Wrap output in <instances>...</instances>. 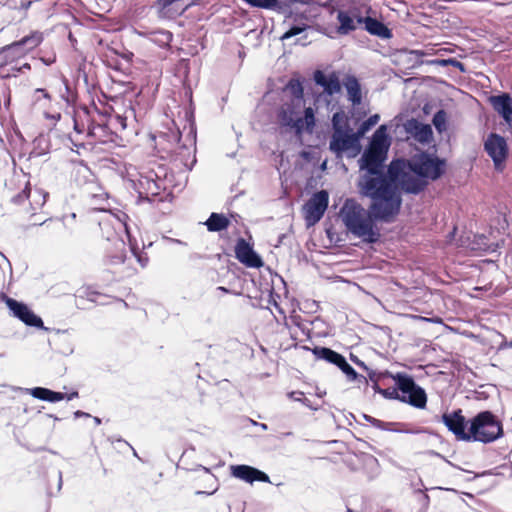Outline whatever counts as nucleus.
Segmentation results:
<instances>
[{
    "instance_id": "f257e3e1",
    "label": "nucleus",
    "mask_w": 512,
    "mask_h": 512,
    "mask_svg": "<svg viewBox=\"0 0 512 512\" xmlns=\"http://www.w3.org/2000/svg\"><path fill=\"white\" fill-rule=\"evenodd\" d=\"M387 155L366 148L359 159L361 175L357 182L358 193L369 198L371 204L366 211L353 199H347L340 209V216L347 230L369 244L377 243L380 232L375 222L390 223L399 214L402 195L398 191L402 158L390 162L384 171Z\"/></svg>"
},
{
    "instance_id": "f03ea898",
    "label": "nucleus",
    "mask_w": 512,
    "mask_h": 512,
    "mask_svg": "<svg viewBox=\"0 0 512 512\" xmlns=\"http://www.w3.org/2000/svg\"><path fill=\"white\" fill-rule=\"evenodd\" d=\"M399 173L398 191L418 195L423 192L429 182L437 181L446 172V160L433 153L422 151L409 159L402 158Z\"/></svg>"
},
{
    "instance_id": "7ed1b4c3",
    "label": "nucleus",
    "mask_w": 512,
    "mask_h": 512,
    "mask_svg": "<svg viewBox=\"0 0 512 512\" xmlns=\"http://www.w3.org/2000/svg\"><path fill=\"white\" fill-rule=\"evenodd\" d=\"M470 441L492 443L504 434L501 421L491 411H481L470 421Z\"/></svg>"
},
{
    "instance_id": "20e7f679",
    "label": "nucleus",
    "mask_w": 512,
    "mask_h": 512,
    "mask_svg": "<svg viewBox=\"0 0 512 512\" xmlns=\"http://www.w3.org/2000/svg\"><path fill=\"white\" fill-rule=\"evenodd\" d=\"M395 385L399 390V401L418 409H424L427 404L425 390L416 384L414 378L406 373L397 372L391 374Z\"/></svg>"
},
{
    "instance_id": "39448f33",
    "label": "nucleus",
    "mask_w": 512,
    "mask_h": 512,
    "mask_svg": "<svg viewBox=\"0 0 512 512\" xmlns=\"http://www.w3.org/2000/svg\"><path fill=\"white\" fill-rule=\"evenodd\" d=\"M329 149L336 158H341L344 152L351 151L349 157H355L361 151L360 138L351 129L336 130L332 133Z\"/></svg>"
},
{
    "instance_id": "423d86ee",
    "label": "nucleus",
    "mask_w": 512,
    "mask_h": 512,
    "mask_svg": "<svg viewBox=\"0 0 512 512\" xmlns=\"http://www.w3.org/2000/svg\"><path fill=\"white\" fill-rule=\"evenodd\" d=\"M166 172L163 168L159 167V171H148L146 174H140L138 178V193L139 199H146L149 202H154L160 191L165 190L164 177Z\"/></svg>"
},
{
    "instance_id": "0eeeda50",
    "label": "nucleus",
    "mask_w": 512,
    "mask_h": 512,
    "mask_svg": "<svg viewBox=\"0 0 512 512\" xmlns=\"http://www.w3.org/2000/svg\"><path fill=\"white\" fill-rule=\"evenodd\" d=\"M106 226L107 241L110 242V248H106L103 258L104 264L107 266H117L123 264L126 259V245L123 240L119 238L114 229H112L107 222H99V226Z\"/></svg>"
},
{
    "instance_id": "6e6552de",
    "label": "nucleus",
    "mask_w": 512,
    "mask_h": 512,
    "mask_svg": "<svg viewBox=\"0 0 512 512\" xmlns=\"http://www.w3.org/2000/svg\"><path fill=\"white\" fill-rule=\"evenodd\" d=\"M329 203V194L326 190H320L304 205L305 221L308 227L318 223L323 217Z\"/></svg>"
},
{
    "instance_id": "1a4fd4ad",
    "label": "nucleus",
    "mask_w": 512,
    "mask_h": 512,
    "mask_svg": "<svg viewBox=\"0 0 512 512\" xmlns=\"http://www.w3.org/2000/svg\"><path fill=\"white\" fill-rule=\"evenodd\" d=\"M5 302L12 315L22 321L25 325L40 328L45 331L49 329L44 326L41 317L36 315L25 303L19 302L3 294Z\"/></svg>"
},
{
    "instance_id": "9d476101",
    "label": "nucleus",
    "mask_w": 512,
    "mask_h": 512,
    "mask_svg": "<svg viewBox=\"0 0 512 512\" xmlns=\"http://www.w3.org/2000/svg\"><path fill=\"white\" fill-rule=\"evenodd\" d=\"M484 150L491 157L496 168H499L507 159L509 151L506 139L497 133H490L487 136Z\"/></svg>"
},
{
    "instance_id": "9b49d317",
    "label": "nucleus",
    "mask_w": 512,
    "mask_h": 512,
    "mask_svg": "<svg viewBox=\"0 0 512 512\" xmlns=\"http://www.w3.org/2000/svg\"><path fill=\"white\" fill-rule=\"evenodd\" d=\"M442 421L458 440L470 442V427L467 429L468 422L463 416L461 409L451 413H444Z\"/></svg>"
},
{
    "instance_id": "f8f14e48",
    "label": "nucleus",
    "mask_w": 512,
    "mask_h": 512,
    "mask_svg": "<svg viewBox=\"0 0 512 512\" xmlns=\"http://www.w3.org/2000/svg\"><path fill=\"white\" fill-rule=\"evenodd\" d=\"M305 101L299 104V107L294 100L284 103L279 113V119L283 126L291 127L300 133L303 131V121L301 120V113L304 108Z\"/></svg>"
},
{
    "instance_id": "ddd939ff",
    "label": "nucleus",
    "mask_w": 512,
    "mask_h": 512,
    "mask_svg": "<svg viewBox=\"0 0 512 512\" xmlns=\"http://www.w3.org/2000/svg\"><path fill=\"white\" fill-rule=\"evenodd\" d=\"M236 258L251 268H259L263 265L261 257L253 250L252 246L243 238H239L235 246Z\"/></svg>"
},
{
    "instance_id": "4468645a",
    "label": "nucleus",
    "mask_w": 512,
    "mask_h": 512,
    "mask_svg": "<svg viewBox=\"0 0 512 512\" xmlns=\"http://www.w3.org/2000/svg\"><path fill=\"white\" fill-rule=\"evenodd\" d=\"M230 469L233 477L247 483H253L255 481L270 482V478L265 472L249 465H232Z\"/></svg>"
},
{
    "instance_id": "2eb2a0df",
    "label": "nucleus",
    "mask_w": 512,
    "mask_h": 512,
    "mask_svg": "<svg viewBox=\"0 0 512 512\" xmlns=\"http://www.w3.org/2000/svg\"><path fill=\"white\" fill-rule=\"evenodd\" d=\"M313 80L329 96H333L341 91V82L336 72L326 74L322 70H316L313 73Z\"/></svg>"
},
{
    "instance_id": "dca6fc26",
    "label": "nucleus",
    "mask_w": 512,
    "mask_h": 512,
    "mask_svg": "<svg viewBox=\"0 0 512 512\" xmlns=\"http://www.w3.org/2000/svg\"><path fill=\"white\" fill-rule=\"evenodd\" d=\"M489 102L493 109L501 116L508 125H512V97L509 93L503 92L492 95Z\"/></svg>"
},
{
    "instance_id": "f3484780",
    "label": "nucleus",
    "mask_w": 512,
    "mask_h": 512,
    "mask_svg": "<svg viewBox=\"0 0 512 512\" xmlns=\"http://www.w3.org/2000/svg\"><path fill=\"white\" fill-rule=\"evenodd\" d=\"M390 145H391V140L387 133V126L380 125L374 132V134L366 148H369L375 152H380L382 154L387 155Z\"/></svg>"
},
{
    "instance_id": "a211bd4d",
    "label": "nucleus",
    "mask_w": 512,
    "mask_h": 512,
    "mask_svg": "<svg viewBox=\"0 0 512 512\" xmlns=\"http://www.w3.org/2000/svg\"><path fill=\"white\" fill-rule=\"evenodd\" d=\"M343 86L347 91L348 100L354 105H360L362 102V92L359 80L354 75H346L343 82Z\"/></svg>"
},
{
    "instance_id": "6ab92c4d",
    "label": "nucleus",
    "mask_w": 512,
    "mask_h": 512,
    "mask_svg": "<svg viewBox=\"0 0 512 512\" xmlns=\"http://www.w3.org/2000/svg\"><path fill=\"white\" fill-rule=\"evenodd\" d=\"M25 392L41 401L56 403L65 399V393L53 391L45 387L26 388Z\"/></svg>"
},
{
    "instance_id": "aec40b11",
    "label": "nucleus",
    "mask_w": 512,
    "mask_h": 512,
    "mask_svg": "<svg viewBox=\"0 0 512 512\" xmlns=\"http://www.w3.org/2000/svg\"><path fill=\"white\" fill-rule=\"evenodd\" d=\"M407 130L413 135V137L420 143H429L433 137V131L430 125L418 122L417 120H411L408 123Z\"/></svg>"
},
{
    "instance_id": "412c9836",
    "label": "nucleus",
    "mask_w": 512,
    "mask_h": 512,
    "mask_svg": "<svg viewBox=\"0 0 512 512\" xmlns=\"http://www.w3.org/2000/svg\"><path fill=\"white\" fill-rule=\"evenodd\" d=\"M42 40V37L39 34H33L30 36H26L21 40L14 42L13 44L6 46L3 49V52H16V53H24L28 50H31L38 46Z\"/></svg>"
},
{
    "instance_id": "4be33fe9",
    "label": "nucleus",
    "mask_w": 512,
    "mask_h": 512,
    "mask_svg": "<svg viewBox=\"0 0 512 512\" xmlns=\"http://www.w3.org/2000/svg\"><path fill=\"white\" fill-rule=\"evenodd\" d=\"M365 30L371 35H375L383 39H388L392 36L391 30L383 22L372 17H366Z\"/></svg>"
},
{
    "instance_id": "5701e85b",
    "label": "nucleus",
    "mask_w": 512,
    "mask_h": 512,
    "mask_svg": "<svg viewBox=\"0 0 512 512\" xmlns=\"http://www.w3.org/2000/svg\"><path fill=\"white\" fill-rule=\"evenodd\" d=\"M204 224L209 232H220L229 227L230 219L222 213L213 212Z\"/></svg>"
},
{
    "instance_id": "b1692460",
    "label": "nucleus",
    "mask_w": 512,
    "mask_h": 512,
    "mask_svg": "<svg viewBox=\"0 0 512 512\" xmlns=\"http://www.w3.org/2000/svg\"><path fill=\"white\" fill-rule=\"evenodd\" d=\"M312 353L316 356L317 359L324 360L328 363L334 364L338 366L343 359V355L340 353L327 348V347H320L316 346L312 349Z\"/></svg>"
},
{
    "instance_id": "393cba45",
    "label": "nucleus",
    "mask_w": 512,
    "mask_h": 512,
    "mask_svg": "<svg viewBox=\"0 0 512 512\" xmlns=\"http://www.w3.org/2000/svg\"><path fill=\"white\" fill-rule=\"evenodd\" d=\"M147 38L149 41L158 45L159 47L166 48L170 46V43L173 39V34L168 30L159 29L148 32Z\"/></svg>"
},
{
    "instance_id": "a878e982",
    "label": "nucleus",
    "mask_w": 512,
    "mask_h": 512,
    "mask_svg": "<svg viewBox=\"0 0 512 512\" xmlns=\"http://www.w3.org/2000/svg\"><path fill=\"white\" fill-rule=\"evenodd\" d=\"M337 20L339 22L338 32L340 34L346 35L356 30L354 18L348 12L343 10L338 11Z\"/></svg>"
},
{
    "instance_id": "bb28decb",
    "label": "nucleus",
    "mask_w": 512,
    "mask_h": 512,
    "mask_svg": "<svg viewBox=\"0 0 512 512\" xmlns=\"http://www.w3.org/2000/svg\"><path fill=\"white\" fill-rule=\"evenodd\" d=\"M337 367L347 376L348 380L358 381L359 383L364 384L368 383L367 378L358 374L355 369L346 361L345 357H343Z\"/></svg>"
},
{
    "instance_id": "cd10ccee",
    "label": "nucleus",
    "mask_w": 512,
    "mask_h": 512,
    "mask_svg": "<svg viewBox=\"0 0 512 512\" xmlns=\"http://www.w3.org/2000/svg\"><path fill=\"white\" fill-rule=\"evenodd\" d=\"M287 90L292 95L291 100L296 101L297 105L304 102V88L298 79H291L287 84Z\"/></svg>"
},
{
    "instance_id": "c85d7f7f",
    "label": "nucleus",
    "mask_w": 512,
    "mask_h": 512,
    "mask_svg": "<svg viewBox=\"0 0 512 512\" xmlns=\"http://www.w3.org/2000/svg\"><path fill=\"white\" fill-rule=\"evenodd\" d=\"M31 3V0H9L5 4L0 5V17L5 15L7 9L27 10Z\"/></svg>"
},
{
    "instance_id": "c756f323",
    "label": "nucleus",
    "mask_w": 512,
    "mask_h": 512,
    "mask_svg": "<svg viewBox=\"0 0 512 512\" xmlns=\"http://www.w3.org/2000/svg\"><path fill=\"white\" fill-rule=\"evenodd\" d=\"M246 2L249 6L265 9V10H272V9H281L280 2L277 0H243Z\"/></svg>"
},
{
    "instance_id": "7c9ffc66",
    "label": "nucleus",
    "mask_w": 512,
    "mask_h": 512,
    "mask_svg": "<svg viewBox=\"0 0 512 512\" xmlns=\"http://www.w3.org/2000/svg\"><path fill=\"white\" fill-rule=\"evenodd\" d=\"M380 119L378 114H373L364 120L358 127L356 134L362 138L372 127H374Z\"/></svg>"
},
{
    "instance_id": "2f4dec72",
    "label": "nucleus",
    "mask_w": 512,
    "mask_h": 512,
    "mask_svg": "<svg viewBox=\"0 0 512 512\" xmlns=\"http://www.w3.org/2000/svg\"><path fill=\"white\" fill-rule=\"evenodd\" d=\"M302 111L304 113L303 117L301 116V120L303 121V129L306 128V130L311 131L315 126L314 110L311 107L304 106Z\"/></svg>"
},
{
    "instance_id": "473e14b6",
    "label": "nucleus",
    "mask_w": 512,
    "mask_h": 512,
    "mask_svg": "<svg viewBox=\"0 0 512 512\" xmlns=\"http://www.w3.org/2000/svg\"><path fill=\"white\" fill-rule=\"evenodd\" d=\"M31 188L29 182H26L22 191L11 197V202L15 205H21L25 200L30 198Z\"/></svg>"
},
{
    "instance_id": "72a5a7b5",
    "label": "nucleus",
    "mask_w": 512,
    "mask_h": 512,
    "mask_svg": "<svg viewBox=\"0 0 512 512\" xmlns=\"http://www.w3.org/2000/svg\"><path fill=\"white\" fill-rule=\"evenodd\" d=\"M432 123L435 126V128L442 132L446 129V112L444 110L437 111L432 119Z\"/></svg>"
},
{
    "instance_id": "f704fd0d",
    "label": "nucleus",
    "mask_w": 512,
    "mask_h": 512,
    "mask_svg": "<svg viewBox=\"0 0 512 512\" xmlns=\"http://www.w3.org/2000/svg\"><path fill=\"white\" fill-rule=\"evenodd\" d=\"M307 28L308 26L304 23L294 24L290 26V28L281 36V40H286L294 36H297L301 34L303 31H305Z\"/></svg>"
},
{
    "instance_id": "c9c22d12",
    "label": "nucleus",
    "mask_w": 512,
    "mask_h": 512,
    "mask_svg": "<svg viewBox=\"0 0 512 512\" xmlns=\"http://www.w3.org/2000/svg\"><path fill=\"white\" fill-rule=\"evenodd\" d=\"M47 193H44L42 190H36L33 194V201H30V205L33 210H36L42 207L46 201Z\"/></svg>"
},
{
    "instance_id": "e433bc0d",
    "label": "nucleus",
    "mask_w": 512,
    "mask_h": 512,
    "mask_svg": "<svg viewBox=\"0 0 512 512\" xmlns=\"http://www.w3.org/2000/svg\"><path fill=\"white\" fill-rule=\"evenodd\" d=\"M378 393L386 399L399 400V390L396 385L386 389L378 388Z\"/></svg>"
},
{
    "instance_id": "4c0bfd02",
    "label": "nucleus",
    "mask_w": 512,
    "mask_h": 512,
    "mask_svg": "<svg viewBox=\"0 0 512 512\" xmlns=\"http://www.w3.org/2000/svg\"><path fill=\"white\" fill-rule=\"evenodd\" d=\"M288 397L297 402H301L306 407L311 408V401L308 398L303 397V392L301 391H292L288 393Z\"/></svg>"
},
{
    "instance_id": "58836bf2",
    "label": "nucleus",
    "mask_w": 512,
    "mask_h": 512,
    "mask_svg": "<svg viewBox=\"0 0 512 512\" xmlns=\"http://www.w3.org/2000/svg\"><path fill=\"white\" fill-rule=\"evenodd\" d=\"M372 426L380 429V430H387V431H396V429L393 428L394 425H396V423H393V422H384L382 420H379V419H374L372 421Z\"/></svg>"
},
{
    "instance_id": "ea45409f",
    "label": "nucleus",
    "mask_w": 512,
    "mask_h": 512,
    "mask_svg": "<svg viewBox=\"0 0 512 512\" xmlns=\"http://www.w3.org/2000/svg\"><path fill=\"white\" fill-rule=\"evenodd\" d=\"M341 119H342L341 113L336 112L333 114L332 120H331L333 132H336V130H346V128H343L340 124Z\"/></svg>"
},
{
    "instance_id": "a19ab883",
    "label": "nucleus",
    "mask_w": 512,
    "mask_h": 512,
    "mask_svg": "<svg viewBox=\"0 0 512 512\" xmlns=\"http://www.w3.org/2000/svg\"><path fill=\"white\" fill-rule=\"evenodd\" d=\"M442 63H443V65H451V66L459 69L462 72L465 71L464 64L462 62L458 61L457 59L449 58V59L443 60Z\"/></svg>"
},
{
    "instance_id": "79ce46f5",
    "label": "nucleus",
    "mask_w": 512,
    "mask_h": 512,
    "mask_svg": "<svg viewBox=\"0 0 512 512\" xmlns=\"http://www.w3.org/2000/svg\"><path fill=\"white\" fill-rule=\"evenodd\" d=\"M277 1L280 2L279 6L282 8L281 9H272V11H276L279 13L287 11L288 9H290L292 4L297 2V0H277Z\"/></svg>"
},
{
    "instance_id": "37998d69",
    "label": "nucleus",
    "mask_w": 512,
    "mask_h": 512,
    "mask_svg": "<svg viewBox=\"0 0 512 512\" xmlns=\"http://www.w3.org/2000/svg\"><path fill=\"white\" fill-rule=\"evenodd\" d=\"M350 359L358 367H360L366 371L369 370V368L366 366V364L362 360H360L357 356L350 354Z\"/></svg>"
},
{
    "instance_id": "c03bdc74",
    "label": "nucleus",
    "mask_w": 512,
    "mask_h": 512,
    "mask_svg": "<svg viewBox=\"0 0 512 512\" xmlns=\"http://www.w3.org/2000/svg\"><path fill=\"white\" fill-rule=\"evenodd\" d=\"M74 417L77 419V418H82V417H91V415L87 412H84V411H81V410H77L74 412Z\"/></svg>"
},
{
    "instance_id": "a18cd8bd",
    "label": "nucleus",
    "mask_w": 512,
    "mask_h": 512,
    "mask_svg": "<svg viewBox=\"0 0 512 512\" xmlns=\"http://www.w3.org/2000/svg\"><path fill=\"white\" fill-rule=\"evenodd\" d=\"M78 396H79L78 391H72L71 393H68V394L65 393V399L68 401H71L74 398H77Z\"/></svg>"
},
{
    "instance_id": "49530a36",
    "label": "nucleus",
    "mask_w": 512,
    "mask_h": 512,
    "mask_svg": "<svg viewBox=\"0 0 512 512\" xmlns=\"http://www.w3.org/2000/svg\"><path fill=\"white\" fill-rule=\"evenodd\" d=\"M196 471L197 470H202L205 474L209 475L210 478H214V476L210 473V469L209 468H206L202 465H198L197 468L195 469Z\"/></svg>"
},
{
    "instance_id": "de8ad7c7",
    "label": "nucleus",
    "mask_w": 512,
    "mask_h": 512,
    "mask_svg": "<svg viewBox=\"0 0 512 512\" xmlns=\"http://www.w3.org/2000/svg\"><path fill=\"white\" fill-rule=\"evenodd\" d=\"M362 417L365 421L369 422L370 424H372V421L375 419L374 417L367 414H362Z\"/></svg>"
},
{
    "instance_id": "09e8293b",
    "label": "nucleus",
    "mask_w": 512,
    "mask_h": 512,
    "mask_svg": "<svg viewBox=\"0 0 512 512\" xmlns=\"http://www.w3.org/2000/svg\"><path fill=\"white\" fill-rule=\"evenodd\" d=\"M138 261H139V263L141 264L142 267H145L147 262H148V259L147 258H142L141 256H138Z\"/></svg>"
},
{
    "instance_id": "8fccbe9b",
    "label": "nucleus",
    "mask_w": 512,
    "mask_h": 512,
    "mask_svg": "<svg viewBox=\"0 0 512 512\" xmlns=\"http://www.w3.org/2000/svg\"><path fill=\"white\" fill-rule=\"evenodd\" d=\"M62 488V472L58 471V490Z\"/></svg>"
},
{
    "instance_id": "3c124183",
    "label": "nucleus",
    "mask_w": 512,
    "mask_h": 512,
    "mask_svg": "<svg viewBox=\"0 0 512 512\" xmlns=\"http://www.w3.org/2000/svg\"><path fill=\"white\" fill-rule=\"evenodd\" d=\"M375 375H376V374H375V372H374V371H372V370H368V376H369L370 380H371V381H373V382L377 381V380L375 379Z\"/></svg>"
},
{
    "instance_id": "603ef678",
    "label": "nucleus",
    "mask_w": 512,
    "mask_h": 512,
    "mask_svg": "<svg viewBox=\"0 0 512 512\" xmlns=\"http://www.w3.org/2000/svg\"><path fill=\"white\" fill-rule=\"evenodd\" d=\"M421 498H422V501H423L424 504H428L429 496L427 494H422Z\"/></svg>"
},
{
    "instance_id": "864d4df0",
    "label": "nucleus",
    "mask_w": 512,
    "mask_h": 512,
    "mask_svg": "<svg viewBox=\"0 0 512 512\" xmlns=\"http://www.w3.org/2000/svg\"><path fill=\"white\" fill-rule=\"evenodd\" d=\"M365 19L366 17L358 16L356 21L358 24H364L365 25Z\"/></svg>"
},
{
    "instance_id": "5fc2aeb1",
    "label": "nucleus",
    "mask_w": 512,
    "mask_h": 512,
    "mask_svg": "<svg viewBox=\"0 0 512 512\" xmlns=\"http://www.w3.org/2000/svg\"><path fill=\"white\" fill-rule=\"evenodd\" d=\"M93 421H94V423H95L96 425H100V424H101V422H102V421H101V419H100L99 417H97V416H94V417H93Z\"/></svg>"
},
{
    "instance_id": "6e6d98bb",
    "label": "nucleus",
    "mask_w": 512,
    "mask_h": 512,
    "mask_svg": "<svg viewBox=\"0 0 512 512\" xmlns=\"http://www.w3.org/2000/svg\"><path fill=\"white\" fill-rule=\"evenodd\" d=\"M37 92H41V93H43V96L45 98H49V94L44 89H37Z\"/></svg>"
},
{
    "instance_id": "4d7b16f0",
    "label": "nucleus",
    "mask_w": 512,
    "mask_h": 512,
    "mask_svg": "<svg viewBox=\"0 0 512 512\" xmlns=\"http://www.w3.org/2000/svg\"><path fill=\"white\" fill-rule=\"evenodd\" d=\"M74 129H75L78 133H81V132H82V130H81V129H80V127H79V124H78L76 121L74 122Z\"/></svg>"
},
{
    "instance_id": "13d9d810",
    "label": "nucleus",
    "mask_w": 512,
    "mask_h": 512,
    "mask_svg": "<svg viewBox=\"0 0 512 512\" xmlns=\"http://www.w3.org/2000/svg\"><path fill=\"white\" fill-rule=\"evenodd\" d=\"M180 149H181L182 151H187V152H188V154H190V149H189L188 147H186L185 145L181 146V147H180Z\"/></svg>"
},
{
    "instance_id": "bf43d9fd",
    "label": "nucleus",
    "mask_w": 512,
    "mask_h": 512,
    "mask_svg": "<svg viewBox=\"0 0 512 512\" xmlns=\"http://www.w3.org/2000/svg\"><path fill=\"white\" fill-rule=\"evenodd\" d=\"M47 416L50 417V418H53V420H55V421H59L60 420V418H58L57 416H55L53 414H48Z\"/></svg>"
},
{
    "instance_id": "052dcab7",
    "label": "nucleus",
    "mask_w": 512,
    "mask_h": 512,
    "mask_svg": "<svg viewBox=\"0 0 512 512\" xmlns=\"http://www.w3.org/2000/svg\"><path fill=\"white\" fill-rule=\"evenodd\" d=\"M373 388H374L375 392H377V393H378V388H380V387H379V385H378L377 381H375V382H374V386H373Z\"/></svg>"
},
{
    "instance_id": "680f3d73",
    "label": "nucleus",
    "mask_w": 512,
    "mask_h": 512,
    "mask_svg": "<svg viewBox=\"0 0 512 512\" xmlns=\"http://www.w3.org/2000/svg\"><path fill=\"white\" fill-rule=\"evenodd\" d=\"M505 347L512 348V340L504 344Z\"/></svg>"
},
{
    "instance_id": "e2e57ef3",
    "label": "nucleus",
    "mask_w": 512,
    "mask_h": 512,
    "mask_svg": "<svg viewBox=\"0 0 512 512\" xmlns=\"http://www.w3.org/2000/svg\"><path fill=\"white\" fill-rule=\"evenodd\" d=\"M260 427L263 429V430H267L268 426L264 423H261L260 424Z\"/></svg>"
},
{
    "instance_id": "0e129e2a",
    "label": "nucleus",
    "mask_w": 512,
    "mask_h": 512,
    "mask_svg": "<svg viewBox=\"0 0 512 512\" xmlns=\"http://www.w3.org/2000/svg\"><path fill=\"white\" fill-rule=\"evenodd\" d=\"M195 162H196V158H195V156L193 155V157H192V161H191V165H193ZM191 168H192V166H190V167H189V169H191Z\"/></svg>"
},
{
    "instance_id": "69168bd1",
    "label": "nucleus",
    "mask_w": 512,
    "mask_h": 512,
    "mask_svg": "<svg viewBox=\"0 0 512 512\" xmlns=\"http://www.w3.org/2000/svg\"><path fill=\"white\" fill-rule=\"evenodd\" d=\"M218 289L221 290L222 292H228V290L225 287H218Z\"/></svg>"
},
{
    "instance_id": "338daca9",
    "label": "nucleus",
    "mask_w": 512,
    "mask_h": 512,
    "mask_svg": "<svg viewBox=\"0 0 512 512\" xmlns=\"http://www.w3.org/2000/svg\"><path fill=\"white\" fill-rule=\"evenodd\" d=\"M53 119H59L60 118V114H57V116H51Z\"/></svg>"
},
{
    "instance_id": "774afa93",
    "label": "nucleus",
    "mask_w": 512,
    "mask_h": 512,
    "mask_svg": "<svg viewBox=\"0 0 512 512\" xmlns=\"http://www.w3.org/2000/svg\"><path fill=\"white\" fill-rule=\"evenodd\" d=\"M23 67H24L25 69H28V68H30V65H29V64H24V65H23Z\"/></svg>"
}]
</instances>
